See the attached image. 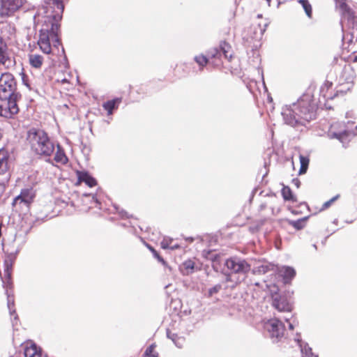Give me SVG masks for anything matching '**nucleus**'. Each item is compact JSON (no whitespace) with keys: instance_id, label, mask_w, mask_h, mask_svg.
Instances as JSON below:
<instances>
[{"instance_id":"f257e3e1","label":"nucleus","mask_w":357,"mask_h":357,"mask_svg":"<svg viewBox=\"0 0 357 357\" xmlns=\"http://www.w3.org/2000/svg\"><path fill=\"white\" fill-rule=\"evenodd\" d=\"M63 9V0H44V5L33 17L35 22L42 23L38 45L45 54L52 52V45L58 49L61 45L58 36L59 22Z\"/></svg>"},{"instance_id":"f03ea898","label":"nucleus","mask_w":357,"mask_h":357,"mask_svg":"<svg viewBox=\"0 0 357 357\" xmlns=\"http://www.w3.org/2000/svg\"><path fill=\"white\" fill-rule=\"evenodd\" d=\"M317 104L312 94L304 93L296 102L284 105L281 112L285 124L291 127L305 126L315 119Z\"/></svg>"},{"instance_id":"7ed1b4c3","label":"nucleus","mask_w":357,"mask_h":357,"mask_svg":"<svg viewBox=\"0 0 357 357\" xmlns=\"http://www.w3.org/2000/svg\"><path fill=\"white\" fill-rule=\"evenodd\" d=\"M26 139L31 150L43 157H50L54 151L55 146L47 133L43 130L32 128L27 132Z\"/></svg>"},{"instance_id":"20e7f679","label":"nucleus","mask_w":357,"mask_h":357,"mask_svg":"<svg viewBox=\"0 0 357 357\" xmlns=\"http://www.w3.org/2000/svg\"><path fill=\"white\" fill-rule=\"evenodd\" d=\"M229 273L227 275V281H235L240 283L245 278L246 274L250 271L251 266L248 262L240 257H234L227 259L225 262Z\"/></svg>"},{"instance_id":"39448f33","label":"nucleus","mask_w":357,"mask_h":357,"mask_svg":"<svg viewBox=\"0 0 357 357\" xmlns=\"http://www.w3.org/2000/svg\"><path fill=\"white\" fill-rule=\"evenodd\" d=\"M16 82L13 75L2 73L0 77V98L8 99L17 103L20 96L16 92Z\"/></svg>"},{"instance_id":"423d86ee","label":"nucleus","mask_w":357,"mask_h":357,"mask_svg":"<svg viewBox=\"0 0 357 357\" xmlns=\"http://www.w3.org/2000/svg\"><path fill=\"white\" fill-rule=\"evenodd\" d=\"M207 56L210 63L215 67H219L223 63V59L230 61L233 56L231 46L227 42L222 41L218 47L213 48L208 51Z\"/></svg>"},{"instance_id":"0eeeda50","label":"nucleus","mask_w":357,"mask_h":357,"mask_svg":"<svg viewBox=\"0 0 357 357\" xmlns=\"http://www.w3.org/2000/svg\"><path fill=\"white\" fill-rule=\"evenodd\" d=\"M35 195L36 192L33 187L22 189L20 194L15 197L12 202L13 209L18 211L22 210L23 206L28 208Z\"/></svg>"},{"instance_id":"6e6552de","label":"nucleus","mask_w":357,"mask_h":357,"mask_svg":"<svg viewBox=\"0 0 357 357\" xmlns=\"http://www.w3.org/2000/svg\"><path fill=\"white\" fill-rule=\"evenodd\" d=\"M264 328L271 338L279 339L284 335L285 327L281 320L271 319L264 321Z\"/></svg>"},{"instance_id":"1a4fd4ad","label":"nucleus","mask_w":357,"mask_h":357,"mask_svg":"<svg viewBox=\"0 0 357 357\" xmlns=\"http://www.w3.org/2000/svg\"><path fill=\"white\" fill-rule=\"evenodd\" d=\"M21 248L18 246L15 250L7 248L6 250V257L4 260V273L7 278L8 283L10 284L12 266L13 261L15 260L17 254L19 253Z\"/></svg>"},{"instance_id":"9d476101","label":"nucleus","mask_w":357,"mask_h":357,"mask_svg":"<svg viewBox=\"0 0 357 357\" xmlns=\"http://www.w3.org/2000/svg\"><path fill=\"white\" fill-rule=\"evenodd\" d=\"M19 108L16 102H11L8 99L0 98V116L5 118H12L13 115L17 114Z\"/></svg>"},{"instance_id":"9b49d317","label":"nucleus","mask_w":357,"mask_h":357,"mask_svg":"<svg viewBox=\"0 0 357 357\" xmlns=\"http://www.w3.org/2000/svg\"><path fill=\"white\" fill-rule=\"evenodd\" d=\"M273 306L280 312L291 314L292 305L284 295L273 296Z\"/></svg>"},{"instance_id":"f8f14e48","label":"nucleus","mask_w":357,"mask_h":357,"mask_svg":"<svg viewBox=\"0 0 357 357\" xmlns=\"http://www.w3.org/2000/svg\"><path fill=\"white\" fill-rule=\"evenodd\" d=\"M23 4V0H1L0 15H9L18 10Z\"/></svg>"},{"instance_id":"ddd939ff","label":"nucleus","mask_w":357,"mask_h":357,"mask_svg":"<svg viewBox=\"0 0 357 357\" xmlns=\"http://www.w3.org/2000/svg\"><path fill=\"white\" fill-rule=\"evenodd\" d=\"M335 125L331 126V130H329L328 135L330 139H337L343 144L347 143L350 138L355 135L353 132L347 130H342L339 132L333 131Z\"/></svg>"},{"instance_id":"4468645a","label":"nucleus","mask_w":357,"mask_h":357,"mask_svg":"<svg viewBox=\"0 0 357 357\" xmlns=\"http://www.w3.org/2000/svg\"><path fill=\"white\" fill-rule=\"evenodd\" d=\"M13 64V61L8 52V47L3 38L0 37V65L9 68Z\"/></svg>"},{"instance_id":"2eb2a0df","label":"nucleus","mask_w":357,"mask_h":357,"mask_svg":"<svg viewBox=\"0 0 357 357\" xmlns=\"http://www.w3.org/2000/svg\"><path fill=\"white\" fill-rule=\"evenodd\" d=\"M10 154L5 149H0V174H5L10 168Z\"/></svg>"},{"instance_id":"dca6fc26","label":"nucleus","mask_w":357,"mask_h":357,"mask_svg":"<svg viewBox=\"0 0 357 357\" xmlns=\"http://www.w3.org/2000/svg\"><path fill=\"white\" fill-rule=\"evenodd\" d=\"M276 266L271 263L263 262L255 266L252 269V273L255 275H263L268 272H275Z\"/></svg>"},{"instance_id":"f3484780","label":"nucleus","mask_w":357,"mask_h":357,"mask_svg":"<svg viewBox=\"0 0 357 357\" xmlns=\"http://www.w3.org/2000/svg\"><path fill=\"white\" fill-rule=\"evenodd\" d=\"M276 271L283 278L284 283H289L296 275V271L294 268L290 266H282L280 268L276 267Z\"/></svg>"},{"instance_id":"a211bd4d","label":"nucleus","mask_w":357,"mask_h":357,"mask_svg":"<svg viewBox=\"0 0 357 357\" xmlns=\"http://www.w3.org/2000/svg\"><path fill=\"white\" fill-rule=\"evenodd\" d=\"M77 174L79 182H84L91 188L97 185L96 180L89 172L80 171Z\"/></svg>"},{"instance_id":"6ab92c4d","label":"nucleus","mask_w":357,"mask_h":357,"mask_svg":"<svg viewBox=\"0 0 357 357\" xmlns=\"http://www.w3.org/2000/svg\"><path fill=\"white\" fill-rule=\"evenodd\" d=\"M25 357H47L44 355L40 348L38 347L36 344H31L24 349Z\"/></svg>"},{"instance_id":"aec40b11","label":"nucleus","mask_w":357,"mask_h":357,"mask_svg":"<svg viewBox=\"0 0 357 357\" xmlns=\"http://www.w3.org/2000/svg\"><path fill=\"white\" fill-rule=\"evenodd\" d=\"M180 268L182 274L185 275L192 274L199 269L196 266L195 261L191 259H188L183 261Z\"/></svg>"},{"instance_id":"412c9836","label":"nucleus","mask_w":357,"mask_h":357,"mask_svg":"<svg viewBox=\"0 0 357 357\" xmlns=\"http://www.w3.org/2000/svg\"><path fill=\"white\" fill-rule=\"evenodd\" d=\"M336 6L340 10L342 14L348 18L354 17V13L347 4L346 0H335Z\"/></svg>"},{"instance_id":"4be33fe9","label":"nucleus","mask_w":357,"mask_h":357,"mask_svg":"<svg viewBox=\"0 0 357 357\" xmlns=\"http://www.w3.org/2000/svg\"><path fill=\"white\" fill-rule=\"evenodd\" d=\"M295 340L297 341L301 349L302 357H318L312 353V348L308 346L307 343L303 342L298 337L296 338Z\"/></svg>"},{"instance_id":"5701e85b","label":"nucleus","mask_w":357,"mask_h":357,"mask_svg":"<svg viewBox=\"0 0 357 357\" xmlns=\"http://www.w3.org/2000/svg\"><path fill=\"white\" fill-rule=\"evenodd\" d=\"M121 102V98H116L104 102L102 107L107 110L108 115H112L113 114V110L117 109Z\"/></svg>"},{"instance_id":"b1692460","label":"nucleus","mask_w":357,"mask_h":357,"mask_svg":"<svg viewBox=\"0 0 357 357\" xmlns=\"http://www.w3.org/2000/svg\"><path fill=\"white\" fill-rule=\"evenodd\" d=\"M54 160L56 162L65 165L68 162V158L61 146L58 144L56 146V152L54 155Z\"/></svg>"},{"instance_id":"393cba45","label":"nucleus","mask_w":357,"mask_h":357,"mask_svg":"<svg viewBox=\"0 0 357 357\" xmlns=\"http://www.w3.org/2000/svg\"><path fill=\"white\" fill-rule=\"evenodd\" d=\"M30 65L35 68H40L43 63V57L39 54H32L29 55Z\"/></svg>"},{"instance_id":"a878e982","label":"nucleus","mask_w":357,"mask_h":357,"mask_svg":"<svg viewBox=\"0 0 357 357\" xmlns=\"http://www.w3.org/2000/svg\"><path fill=\"white\" fill-rule=\"evenodd\" d=\"M0 31L2 37L9 38L11 35L15 32V29L10 24L7 23H0Z\"/></svg>"},{"instance_id":"bb28decb","label":"nucleus","mask_w":357,"mask_h":357,"mask_svg":"<svg viewBox=\"0 0 357 357\" xmlns=\"http://www.w3.org/2000/svg\"><path fill=\"white\" fill-rule=\"evenodd\" d=\"M281 193L285 201H291L293 202H296L297 201L296 198L293 195L291 188L288 186H284L282 189Z\"/></svg>"},{"instance_id":"cd10ccee","label":"nucleus","mask_w":357,"mask_h":357,"mask_svg":"<svg viewBox=\"0 0 357 357\" xmlns=\"http://www.w3.org/2000/svg\"><path fill=\"white\" fill-rule=\"evenodd\" d=\"M167 337L172 340L174 344L178 348H181L184 343V339L181 337L178 336V335L175 333H172L169 331L167 332Z\"/></svg>"},{"instance_id":"c85d7f7f","label":"nucleus","mask_w":357,"mask_h":357,"mask_svg":"<svg viewBox=\"0 0 357 357\" xmlns=\"http://www.w3.org/2000/svg\"><path fill=\"white\" fill-rule=\"evenodd\" d=\"M209 57H206L203 54L195 56L194 58L195 61L199 65V70H202L204 67L206 66L208 63H210Z\"/></svg>"},{"instance_id":"c756f323","label":"nucleus","mask_w":357,"mask_h":357,"mask_svg":"<svg viewBox=\"0 0 357 357\" xmlns=\"http://www.w3.org/2000/svg\"><path fill=\"white\" fill-rule=\"evenodd\" d=\"M146 247L153 253V257L157 259L160 263H161L165 267H167L169 271H172V268L167 265L164 259L160 256L158 252L151 245L146 244Z\"/></svg>"},{"instance_id":"7c9ffc66","label":"nucleus","mask_w":357,"mask_h":357,"mask_svg":"<svg viewBox=\"0 0 357 357\" xmlns=\"http://www.w3.org/2000/svg\"><path fill=\"white\" fill-rule=\"evenodd\" d=\"M301 167L299 170V174H303L307 172L308 168L310 159L307 156H304L303 155H300L299 156Z\"/></svg>"},{"instance_id":"2f4dec72","label":"nucleus","mask_w":357,"mask_h":357,"mask_svg":"<svg viewBox=\"0 0 357 357\" xmlns=\"http://www.w3.org/2000/svg\"><path fill=\"white\" fill-rule=\"evenodd\" d=\"M332 86V83L326 82L324 83V84L321 87L320 89V94L323 96V98L326 100L333 99L334 98V96L332 95H328L327 91Z\"/></svg>"},{"instance_id":"473e14b6","label":"nucleus","mask_w":357,"mask_h":357,"mask_svg":"<svg viewBox=\"0 0 357 357\" xmlns=\"http://www.w3.org/2000/svg\"><path fill=\"white\" fill-rule=\"evenodd\" d=\"M251 30H253V35L251 36V38L253 39H260L265 31V28H261V26H252L250 27Z\"/></svg>"},{"instance_id":"72a5a7b5","label":"nucleus","mask_w":357,"mask_h":357,"mask_svg":"<svg viewBox=\"0 0 357 357\" xmlns=\"http://www.w3.org/2000/svg\"><path fill=\"white\" fill-rule=\"evenodd\" d=\"M299 3L302 6L306 15L311 18L312 15V8L308 0H300Z\"/></svg>"},{"instance_id":"f704fd0d","label":"nucleus","mask_w":357,"mask_h":357,"mask_svg":"<svg viewBox=\"0 0 357 357\" xmlns=\"http://www.w3.org/2000/svg\"><path fill=\"white\" fill-rule=\"evenodd\" d=\"M8 307L10 310V314L11 316H14V320L13 321V324L15 325V323L14 321H17L18 319L17 315L15 313V310H12V307L14 305V300L13 298L8 295V302H7Z\"/></svg>"},{"instance_id":"c9c22d12","label":"nucleus","mask_w":357,"mask_h":357,"mask_svg":"<svg viewBox=\"0 0 357 357\" xmlns=\"http://www.w3.org/2000/svg\"><path fill=\"white\" fill-rule=\"evenodd\" d=\"M307 218L298 219L297 220H291L289 224L293 226L296 229L300 230L305 227V222Z\"/></svg>"},{"instance_id":"e433bc0d","label":"nucleus","mask_w":357,"mask_h":357,"mask_svg":"<svg viewBox=\"0 0 357 357\" xmlns=\"http://www.w3.org/2000/svg\"><path fill=\"white\" fill-rule=\"evenodd\" d=\"M222 289V285L220 284H215L211 288H209L208 290L207 296L208 297H212L215 294H218Z\"/></svg>"},{"instance_id":"4c0bfd02","label":"nucleus","mask_w":357,"mask_h":357,"mask_svg":"<svg viewBox=\"0 0 357 357\" xmlns=\"http://www.w3.org/2000/svg\"><path fill=\"white\" fill-rule=\"evenodd\" d=\"M154 345L149 346L145 351L144 357H158V354L154 351Z\"/></svg>"},{"instance_id":"58836bf2","label":"nucleus","mask_w":357,"mask_h":357,"mask_svg":"<svg viewBox=\"0 0 357 357\" xmlns=\"http://www.w3.org/2000/svg\"><path fill=\"white\" fill-rule=\"evenodd\" d=\"M173 243V239L169 237H165L161 241V247L163 249H169L171 247V244Z\"/></svg>"},{"instance_id":"ea45409f","label":"nucleus","mask_w":357,"mask_h":357,"mask_svg":"<svg viewBox=\"0 0 357 357\" xmlns=\"http://www.w3.org/2000/svg\"><path fill=\"white\" fill-rule=\"evenodd\" d=\"M339 197H340V195H337L335 197H332L328 201H327L325 203H324V204L322 205V207L320 209V211H324L326 208H328L335 201H336L339 198Z\"/></svg>"},{"instance_id":"a19ab883","label":"nucleus","mask_w":357,"mask_h":357,"mask_svg":"<svg viewBox=\"0 0 357 357\" xmlns=\"http://www.w3.org/2000/svg\"><path fill=\"white\" fill-rule=\"evenodd\" d=\"M29 179L33 185H36L40 181V179H38L35 174L29 176Z\"/></svg>"},{"instance_id":"79ce46f5","label":"nucleus","mask_w":357,"mask_h":357,"mask_svg":"<svg viewBox=\"0 0 357 357\" xmlns=\"http://www.w3.org/2000/svg\"><path fill=\"white\" fill-rule=\"evenodd\" d=\"M291 317V314H288L287 316L284 317V319L285 320V321H287L289 324V328L290 330H293L294 329V325L292 323H290L289 322V319Z\"/></svg>"},{"instance_id":"37998d69","label":"nucleus","mask_w":357,"mask_h":357,"mask_svg":"<svg viewBox=\"0 0 357 357\" xmlns=\"http://www.w3.org/2000/svg\"><path fill=\"white\" fill-rule=\"evenodd\" d=\"M218 258V256L216 254L215 255H212V256L211 257V260L213 261V267L214 269L216 268H215V262H216V260H217Z\"/></svg>"},{"instance_id":"c03bdc74","label":"nucleus","mask_w":357,"mask_h":357,"mask_svg":"<svg viewBox=\"0 0 357 357\" xmlns=\"http://www.w3.org/2000/svg\"><path fill=\"white\" fill-rule=\"evenodd\" d=\"M180 248V245L177 243L173 244V243L171 244V247L169 248V249L172 250H176Z\"/></svg>"},{"instance_id":"a18cd8bd","label":"nucleus","mask_w":357,"mask_h":357,"mask_svg":"<svg viewBox=\"0 0 357 357\" xmlns=\"http://www.w3.org/2000/svg\"><path fill=\"white\" fill-rule=\"evenodd\" d=\"M22 82H23L24 84V85H26V86L29 89H31V86H30V84H29V83L27 82L26 78V77H25V76H23V77H22Z\"/></svg>"},{"instance_id":"49530a36","label":"nucleus","mask_w":357,"mask_h":357,"mask_svg":"<svg viewBox=\"0 0 357 357\" xmlns=\"http://www.w3.org/2000/svg\"><path fill=\"white\" fill-rule=\"evenodd\" d=\"M292 183H294V185H295L297 188H299L300 187V185H301V182L297 178H294L292 180Z\"/></svg>"},{"instance_id":"de8ad7c7","label":"nucleus","mask_w":357,"mask_h":357,"mask_svg":"<svg viewBox=\"0 0 357 357\" xmlns=\"http://www.w3.org/2000/svg\"><path fill=\"white\" fill-rule=\"evenodd\" d=\"M119 213L121 215L122 218H128L127 213L123 210L119 211Z\"/></svg>"},{"instance_id":"09e8293b","label":"nucleus","mask_w":357,"mask_h":357,"mask_svg":"<svg viewBox=\"0 0 357 357\" xmlns=\"http://www.w3.org/2000/svg\"><path fill=\"white\" fill-rule=\"evenodd\" d=\"M92 199H93V202L96 203V206H98V205L100 204V203L98 201V199H96V197L94 195L92 197Z\"/></svg>"},{"instance_id":"8fccbe9b","label":"nucleus","mask_w":357,"mask_h":357,"mask_svg":"<svg viewBox=\"0 0 357 357\" xmlns=\"http://www.w3.org/2000/svg\"><path fill=\"white\" fill-rule=\"evenodd\" d=\"M266 1H267L268 5V6H270V4H271V0H266Z\"/></svg>"},{"instance_id":"3c124183","label":"nucleus","mask_w":357,"mask_h":357,"mask_svg":"<svg viewBox=\"0 0 357 357\" xmlns=\"http://www.w3.org/2000/svg\"><path fill=\"white\" fill-rule=\"evenodd\" d=\"M354 61L357 62V55L354 58Z\"/></svg>"},{"instance_id":"603ef678","label":"nucleus","mask_w":357,"mask_h":357,"mask_svg":"<svg viewBox=\"0 0 357 357\" xmlns=\"http://www.w3.org/2000/svg\"><path fill=\"white\" fill-rule=\"evenodd\" d=\"M313 248H314L315 249H317V245L315 244L313 245Z\"/></svg>"},{"instance_id":"864d4df0","label":"nucleus","mask_w":357,"mask_h":357,"mask_svg":"<svg viewBox=\"0 0 357 357\" xmlns=\"http://www.w3.org/2000/svg\"><path fill=\"white\" fill-rule=\"evenodd\" d=\"M62 53H64V49L62 47Z\"/></svg>"},{"instance_id":"5fc2aeb1","label":"nucleus","mask_w":357,"mask_h":357,"mask_svg":"<svg viewBox=\"0 0 357 357\" xmlns=\"http://www.w3.org/2000/svg\"><path fill=\"white\" fill-rule=\"evenodd\" d=\"M356 129L357 130V126H356Z\"/></svg>"}]
</instances>
